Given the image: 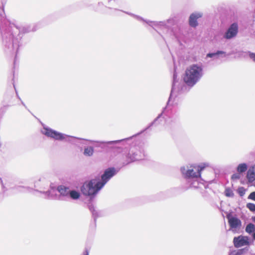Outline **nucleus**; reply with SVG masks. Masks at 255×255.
<instances>
[{"label": "nucleus", "instance_id": "a878e982", "mask_svg": "<svg viewBox=\"0 0 255 255\" xmlns=\"http://www.w3.org/2000/svg\"><path fill=\"white\" fill-rule=\"evenodd\" d=\"M248 54V53H246V52H241L240 53V55L241 56H243V57H245Z\"/></svg>", "mask_w": 255, "mask_h": 255}, {"label": "nucleus", "instance_id": "c756f323", "mask_svg": "<svg viewBox=\"0 0 255 255\" xmlns=\"http://www.w3.org/2000/svg\"><path fill=\"white\" fill-rule=\"evenodd\" d=\"M146 23H148L150 25L152 26V25H151V23H152V22H148V21H146Z\"/></svg>", "mask_w": 255, "mask_h": 255}, {"label": "nucleus", "instance_id": "f3484780", "mask_svg": "<svg viewBox=\"0 0 255 255\" xmlns=\"http://www.w3.org/2000/svg\"><path fill=\"white\" fill-rule=\"evenodd\" d=\"M237 171L239 173H242L247 169V165L245 163L240 164L237 167Z\"/></svg>", "mask_w": 255, "mask_h": 255}, {"label": "nucleus", "instance_id": "dca6fc26", "mask_svg": "<svg viewBox=\"0 0 255 255\" xmlns=\"http://www.w3.org/2000/svg\"><path fill=\"white\" fill-rule=\"evenodd\" d=\"M80 196V193L75 190H70L69 197L72 199L77 200L79 198Z\"/></svg>", "mask_w": 255, "mask_h": 255}, {"label": "nucleus", "instance_id": "1a4fd4ad", "mask_svg": "<svg viewBox=\"0 0 255 255\" xmlns=\"http://www.w3.org/2000/svg\"><path fill=\"white\" fill-rule=\"evenodd\" d=\"M248 182L252 183L255 181V165L251 167L247 172Z\"/></svg>", "mask_w": 255, "mask_h": 255}, {"label": "nucleus", "instance_id": "f704fd0d", "mask_svg": "<svg viewBox=\"0 0 255 255\" xmlns=\"http://www.w3.org/2000/svg\"><path fill=\"white\" fill-rule=\"evenodd\" d=\"M90 142H94V141H91Z\"/></svg>", "mask_w": 255, "mask_h": 255}, {"label": "nucleus", "instance_id": "20e7f679", "mask_svg": "<svg viewBox=\"0 0 255 255\" xmlns=\"http://www.w3.org/2000/svg\"><path fill=\"white\" fill-rule=\"evenodd\" d=\"M41 132L46 136L58 140H62L65 139L66 137H69V136L66 134L46 127L43 128Z\"/></svg>", "mask_w": 255, "mask_h": 255}, {"label": "nucleus", "instance_id": "ddd939ff", "mask_svg": "<svg viewBox=\"0 0 255 255\" xmlns=\"http://www.w3.org/2000/svg\"><path fill=\"white\" fill-rule=\"evenodd\" d=\"M249 251V248L246 247L240 250H234L230 252L229 255H242Z\"/></svg>", "mask_w": 255, "mask_h": 255}, {"label": "nucleus", "instance_id": "39448f33", "mask_svg": "<svg viewBox=\"0 0 255 255\" xmlns=\"http://www.w3.org/2000/svg\"><path fill=\"white\" fill-rule=\"evenodd\" d=\"M253 240H251L249 237L245 236H239L235 237L233 240L234 245L237 248L250 246L253 244Z\"/></svg>", "mask_w": 255, "mask_h": 255}, {"label": "nucleus", "instance_id": "aec40b11", "mask_svg": "<svg viewBox=\"0 0 255 255\" xmlns=\"http://www.w3.org/2000/svg\"><path fill=\"white\" fill-rule=\"evenodd\" d=\"M247 207L251 211H255V204L253 203H248Z\"/></svg>", "mask_w": 255, "mask_h": 255}, {"label": "nucleus", "instance_id": "7ed1b4c3", "mask_svg": "<svg viewBox=\"0 0 255 255\" xmlns=\"http://www.w3.org/2000/svg\"><path fill=\"white\" fill-rule=\"evenodd\" d=\"M209 166L207 163L199 164H193L181 167L180 171L182 174L188 179H197L201 177V172L206 167Z\"/></svg>", "mask_w": 255, "mask_h": 255}, {"label": "nucleus", "instance_id": "f257e3e1", "mask_svg": "<svg viewBox=\"0 0 255 255\" xmlns=\"http://www.w3.org/2000/svg\"><path fill=\"white\" fill-rule=\"evenodd\" d=\"M115 174L116 170L114 168L107 169L101 178H95L85 182L81 187L82 193L85 196L93 198Z\"/></svg>", "mask_w": 255, "mask_h": 255}, {"label": "nucleus", "instance_id": "6e6552de", "mask_svg": "<svg viewBox=\"0 0 255 255\" xmlns=\"http://www.w3.org/2000/svg\"><path fill=\"white\" fill-rule=\"evenodd\" d=\"M203 13L200 11H196L191 13L189 18V24L192 27H196L198 26L197 19L202 17Z\"/></svg>", "mask_w": 255, "mask_h": 255}, {"label": "nucleus", "instance_id": "423d86ee", "mask_svg": "<svg viewBox=\"0 0 255 255\" xmlns=\"http://www.w3.org/2000/svg\"><path fill=\"white\" fill-rule=\"evenodd\" d=\"M227 218L228 219L231 229L233 231H235L237 229H239L240 228L241 222L238 218L235 217H233L230 214L228 215L227 216Z\"/></svg>", "mask_w": 255, "mask_h": 255}, {"label": "nucleus", "instance_id": "bb28decb", "mask_svg": "<svg viewBox=\"0 0 255 255\" xmlns=\"http://www.w3.org/2000/svg\"><path fill=\"white\" fill-rule=\"evenodd\" d=\"M45 194H46V196H47L48 197H50L51 196V195H50V191H48L46 192H45Z\"/></svg>", "mask_w": 255, "mask_h": 255}, {"label": "nucleus", "instance_id": "c85d7f7f", "mask_svg": "<svg viewBox=\"0 0 255 255\" xmlns=\"http://www.w3.org/2000/svg\"><path fill=\"white\" fill-rule=\"evenodd\" d=\"M135 17H136V18L137 19H138V20H142V18H140V17H139V16H136Z\"/></svg>", "mask_w": 255, "mask_h": 255}, {"label": "nucleus", "instance_id": "4468645a", "mask_svg": "<svg viewBox=\"0 0 255 255\" xmlns=\"http://www.w3.org/2000/svg\"><path fill=\"white\" fill-rule=\"evenodd\" d=\"M219 56H221L222 57H225L226 53L223 51H218L215 53H208L206 56L207 57L212 58L214 57H218Z\"/></svg>", "mask_w": 255, "mask_h": 255}, {"label": "nucleus", "instance_id": "9d476101", "mask_svg": "<svg viewBox=\"0 0 255 255\" xmlns=\"http://www.w3.org/2000/svg\"><path fill=\"white\" fill-rule=\"evenodd\" d=\"M57 189L60 193V196L67 198L69 197L70 190L68 187H66L63 185H60L57 187Z\"/></svg>", "mask_w": 255, "mask_h": 255}, {"label": "nucleus", "instance_id": "6ab92c4d", "mask_svg": "<svg viewBox=\"0 0 255 255\" xmlns=\"http://www.w3.org/2000/svg\"><path fill=\"white\" fill-rule=\"evenodd\" d=\"M245 192L246 189L243 187H240L238 189V193L241 196H243L245 195Z\"/></svg>", "mask_w": 255, "mask_h": 255}, {"label": "nucleus", "instance_id": "72a5a7b5", "mask_svg": "<svg viewBox=\"0 0 255 255\" xmlns=\"http://www.w3.org/2000/svg\"><path fill=\"white\" fill-rule=\"evenodd\" d=\"M99 143H105V142H99Z\"/></svg>", "mask_w": 255, "mask_h": 255}, {"label": "nucleus", "instance_id": "f03ea898", "mask_svg": "<svg viewBox=\"0 0 255 255\" xmlns=\"http://www.w3.org/2000/svg\"><path fill=\"white\" fill-rule=\"evenodd\" d=\"M203 75V67L202 65L192 64L186 69L183 80L187 85L193 86L199 81Z\"/></svg>", "mask_w": 255, "mask_h": 255}, {"label": "nucleus", "instance_id": "393cba45", "mask_svg": "<svg viewBox=\"0 0 255 255\" xmlns=\"http://www.w3.org/2000/svg\"><path fill=\"white\" fill-rule=\"evenodd\" d=\"M176 77H177L176 74L175 73H174L173 75V86H174L175 83V80H176Z\"/></svg>", "mask_w": 255, "mask_h": 255}, {"label": "nucleus", "instance_id": "2f4dec72", "mask_svg": "<svg viewBox=\"0 0 255 255\" xmlns=\"http://www.w3.org/2000/svg\"><path fill=\"white\" fill-rule=\"evenodd\" d=\"M173 88H172V89L171 95L173 94Z\"/></svg>", "mask_w": 255, "mask_h": 255}, {"label": "nucleus", "instance_id": "0eeeda50", "mask_svg": "<svg viewBox=\"0 0 255 255\" xmlns=\"http://www.w3.org/2000/svg\"><path fill=\"white\" fill-rule=\"evenodd\" d=\"M238 32V25L237 23H233L229 27L226 32L224 37L229 39L235 37Z\"/></svg>", "mask_w": 255, "mask_h": 255}, {"label": "nucleus", "instance_id": "4be33fe9", "mask_svg": "<svg viewBox=\"0 0 255 255\" xmlns=\"http://www.w3.org/2000/svg\"><path fill=\"white\" fill-rule=\"evenodd\" d=\"M248 198L255 201V192H252L249 196Z\"/></svg>", "mask_w": 255, "mask_h": 255}, {"label": "nucleus", "instance_id": "5701e85b", "mask_svg": "<svg viewBox=\"0 0 255 255\" xmlns=\"http://www.w3.org/2000/svg\"><path fill=\"white\" fill-rule=\"evenodd\" d=\"M249 56L250 58L255 62V53H249Z\"/></svg>", "mask_w": 255, "mask_h": 255}, {"label": "nucleus", "instance_id": "7c9ffc66", "mask_svg": "<svg viewBox=\"0 0 255 255\" xmlns=\"http://www.w3.org/2000/svg\"><path fill=\"white\" fill-rule=\"evenodd\" d=\"M253 221L255 222V216L253 218Z\"/></svg>", "mask_w": 255, "mask_h": 255}, {"label": "nucleus", "instance_id": "cd10ccee", "mask_svg": "<svg viewBox=\"0 0 255 255\" xmlns=\"http://www.w3.org/2000/svg\"><path fill=\"white\" fill-rule=\"evenodd\" d=\"M129 158H130V161H134L135 160H138L139 159V158H136V157H133V158H131V157H130Z\"/></svg>", "mask_w": 255, "mask_h": 255}, {"label": "nucleus", "instance_id": "b1692460", "mask_svg": "<svg viewBox=\"0 0 255 255\" xmlns=\"http://www.w3.org/2000/svg\"><path fill=\"white\" fill-rule=\"evenodd\" d=\"M121 141H122V140L110 141H108V142H107L106 143H108V144L117 143H119Z\"/></svg>", "mask_w": 255, "mask_h": 255}, {"label": "nucleus", "instance_id": "412c9836", "mask_svg": "<svg viewBox=\"0 0 255 255\" xmlns=\"http://www.w3.org/2000/svg\"><path fill=\"white\" fill-rule=\"evenodd\" d=\"M240 176H241L239 173H235L232 176V179L233 180H237L239 179L240 178Z\"/></svg>", "mask_w": 255, "mask_h": 255}, {"label": "nucleus", "instance_id": "9b49d317", "mask_svg": "<svg viewBox=\"0 0 255 255\" xmlns=\"http://www.w3.org/2000/svg\"><path fill=\"white\" fill-rule=\"evenodd\" d=\"M191 182V186L194 188H201L203 186V182L201 179V177L197 179H189Z\"/></svg>", "mask_w": 255, "mask_h": 255}, {"label": "nucleus", "instance_id": "473e14b6", "mask_svg": "<svg viewBox=\"0 0 255 255\" xmlns=\"http://www.w3.org/2000/svg\"><path fill=\"white\" fill-rule=\"evenodd\" d=\"M85 255H88V252L87 251H86V254Z\"/></svg>", "mask_w": 255, "mask_h": 255}, {"label": "nucleus", "instance_id": "a211bd4d", "mask_svg": "<svg viewBox=\"0 0 255 255\" xmlns=\"http://www.w3.org/2000/svg\"><path fill=\"white\" fill-rule=\"evenodd\" d=\"M225 195L227 197H232L234 196V193L233 191L230 188H227L225 190Z\"/></svg>", "mask_w": 255, "mask_h": 255}, {"label": "nucleus", "instance_id": "f8f14e48", "mask_svg": "<svg viewBox=\"0 0 255 255\" xmlns=\"http://www.w3.org/2000/svg\"><path fill=\"white\" fill-rule=\"evenodd\" d=\"M246 231L249 234H252L253 239L255 240V226L254 224H248L246 228Z\"/></svg>", "mask_w": 255, "mask_h": 255}, {"label": "nucleus", "instance_id": "2eb2a0df", "mask_svg": "<svg viewBox=\"0 0 255 255\" xmlns=\"http://www.w3.org/2000/svg\"><path fill=\"white\" fill-rule=\"evenodd\" d=\"M94 152V148L92 146H88L85 148L84 154L87 156H91Z\"/></svg>", "mask_w": 255, "mask_h": 255}]
</instances>
